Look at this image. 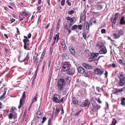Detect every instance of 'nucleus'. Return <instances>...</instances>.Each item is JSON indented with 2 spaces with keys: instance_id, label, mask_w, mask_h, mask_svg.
<instances>
[{
  "instance_id": "nucleus-30",
  "label": "nucleus",
  "mask_w": 125,
  "mask_h": 125,
  "mask_svg": "<svg viewBox=\"0 0 125 125\" xmlns=\"http://www.w3.org/2000/svg\"><path fill=\"white\" fill-rule=\"evenodd\" d=\"M78 27V25H74L71 28V30L72 31L76 29Z\"/></svg>"
},
{
  "instance_id": "nucleus-26",
  "label": "nucleus",
  "mask_w": 125,
  "mask_h": 125,
  "mask_svg": "<svg viewBox=\"0 0 125 125\" xmlns=\"http://www.w3.org/2000/svg\"><path fill=\"white\" fill-rule=\"evenodd\" d=\"M117 20L116 18H112L111 19V21L112 22V27H114V25L116 21V20Z\"/></svg>"
},
{
  "instance_id": "nucleus-13",
  "label": "nucleus",
  "mask_w": 125,
  "mask_h": 125,
  "mask_svg": "<svg viewBox=\"0 0 125 125\" xmlns=\"http://www.w3.org/2000/svg\"><path fill=\"white\" fill-rule=\"evenodd\" d=\"M74 17H73V18H72L69 16H68L66 18L67 21H70L68 25V27L69 28H70L74 23V20L73 19Z\"/></svg>"
},
{
  "instance_id": "nucleus-62",
  "label": "nucleus",
  "mask_w": 125,
  "mask_h": 125,
  "mask_svg": "<svg viewBox=\"0 0 125 125\" xmlns=\"http://www.w3.org/2000/svg\"><path fill=\"white\" fill-rule=\"evenodd\" d=\"M63 100V98H62L60 100H59L58 102V103H60L61 102H62Z\"/></svg>"
},
{
  "instance_id": "nucleus-32",
  "label": "nucleus",
  "mask_w": 125,
  "mask_h": 125,
  "mask_svg": "<svg viewBox=\"0 0 125 125\" xmlns=\"http://www.w3.org/2000/svg\"><path fill=\"white\" fill-rule=\"evenodd\" d=\"M38 62V58L35 57L33 61V63L37 64Z\"/></svg>"
},
{
  "instance_id": "nucleus-49",
  "label": "nucleus",
  "mask_w": 125,
  "mask_h": 125,
  "mask_svg": "<svg viewBox=\"0 0 125 125\" xmlns=\"http://www.w3.org/2000/svg\"><path fill=\"white\" fill-rule=\"evenodd\" d=\"M111 66L113 68H115L117 67V64L115 63H113L111 64Z\"/></svg>"
},
{
  "instance_id": "nucleus-48",
  "label": "nucleus",
  "mask_w": 125,
  "mask_h": 125,
  "mask_svg": "<svg viewBox=\"0 0 125 125\" xmlns=\"http://www.w3.org/2000/svg\"><path fill=\"white\" fill-rule=\"evenodd\" d=\"M120 15V14L119 13H115V17L114 18H116V19H117L118 17H119V16Z\"/></svg>"
},
{
  "instance_id": "nucleus-7",
  "label": "nucleus",
  "mask_w": 125,
  "mask_h": 125,
  "mask_svg": "<svg viewBox=\"0 0 125 125\" xmlns=\"http://www.w3.org/2000/svg\"><path fill=\"white\" fill-rule=\"evenodd\" d=\"M60 75L61 77L62 78V79L64 80V81H65L68 83H69L71 81V78L66 73H62L60 74Z\"/></svg>"
},
{
  "instance_id": "nucleus-31",
  "label": "nucleus",
  "mask_w": 125,
  "mask_h": 125,
  "mask_svg": "<svg viewBox=\"0 0 125 125\" xmlns=\"http://www.w3.org/2000/svg\"><path fill=\"white\" fill-rule=\"evenodd\" d=\"M86 29L87 30L89 31L90 28V24L88 21H87L86 22Z\"/></svg>"
},
{
  "instance_id": "nucleus-14",
  "label": "nucleus",
  "mask_w": 125,
  "mask_h": 125,
  "mask_svg": "<svg viewBox=\"0 0 125 125\" xmlns=\"http://www.w3.org/2000/svg\"><path fill=\"white\" fill-rule=\"evenodd\" d=\"M8 117L10 119H12V118L14 119H16L17 117V114L15 112L10 113Z\"/></svg>"
},
{
  "instance_id": "nucleus-37",
  "label": "nucleus",
  "mask_w": 125,
  "mask_h": 125,
  "mask_svg": "<svg viewBox=\"0 0 125 125\" xmlns=\"http://www.w3.org/2000/svg\"><path fill=\"white\" fill-rule=\"evenodd\" d=\"M67 55L66 53L63 54L62 56V57L63 59H66L67 57Z\"/></svg>"
},
{
  "instance_id": "nucleus-36",
  "label": "nucleus",
  "mask_w": 125,
  "mask_h": 125,
  "mask_svg": "<svg viewBox=\"0 0 125 125\" xmlns=\"http://www.w3.org/2000/svg\"><path fill=\"white\" fill-rule=\"evenodd\" d=\"M25 18L24 16H21L20 14L19 15V20L20 21H21L24 19Z\"/></svg>"
},
{
  "instance_id": "nucleus-2",
  "label": "nucleus",
  "mask_w": 125,
  "mask_h": 125,
  "mask_svg": "<svg viewBox=\"0 0 125 125\" xmlns=\"http://www.w3.org/2000/svg\"><path fill=\"white\" fill-rule=\"evenodd\" d=\"M96 46L99 49H101L99 52L100 53L105 54L106 53L107 51L104 46V43L103 42L100 41L98 42Z\"/></svg>"
},
{
  "instance_id": "nucleus-64",
  "label": "nucleus",
  "mask_w": 125,
  "mask_h": 125,
  "mask_svg": "<svg viewBox=\"0 0 125 125\" xmlns=\"http://www.w3.org/2000/svg\"><path fill=\"white\" fill-rule=\"evenodd\" d=\"M84 76L85 77H88V75L87 73H85L84 74Z\"/></svg>"
},
{
  "instance_id": "nucleus-24",
  "label": "nucleus",
  "mask_w": 125,
  "mask_h": 125,
  "mask_svg": "<svg viewBox=\"0 0 125 125\" xmlns=\"http://www.w3.org/2000/svg\"><path fill=\"white\" fill-rule=\"evenodd\" d=\"M38 97V96L37 93L35 95L34 97L32 99L31 103L33 104L34 102H36L37 99Z\"/></svg>"
},
{
  "instance_id": "nucleus-28",
  "label": "nucleus",
  "mask_w": 125,
  "mask_h": 125,
  "mask_svg": "<svg viewBox=\"0 0 125 125\" xmlns=\"http://www.w3.org/2000/svg\"><path fill=\"white\" fill-rule=\"evenodd\" d=\"M20 15L21 16H25L26 17L27 15H28V13H27L26 12L24 11H23L20 14Z\"/></svg>"
},
{
  "instance_id": "nucleus-8",
  "label": "nucleus",
  "mask_w": 125,
  "mask_h": 125,
  "mask_svg": "<svg viewBox=\"0 0 125 125\" xmlns=\"http://www.w3.org/2000/svg\"><path fill=\"white\" fill-rule=\"evenodd\" d=\"M95 73L98 76L102 75L104 72V70L102 68H96L94 70Z\"/></svg>"
},
{
  "instance_id": "nucleus-29",
  "label": "nucleus",
  "mask_w": 125,
  "mask_h": 125,
  "mask_svg": "<svg viewBox=\"0 0 125 125\" xmlns=\"http://www.w3.org/2000/svg\"><path fill=\"white\" fill-rule=\"evenodd\" d=\"M45 53H46V51H45V49H44L43 50V51L42 53L41 56L40 58L43 59V58L44 57V55H45Z\"/></svg>"
},
{
  "instance_id": "nucleus-54",
  "label": "nucleus",
  "mask_w": 125,
  "mask_h": 125,
  "mask_svg": "<svg viewBox=\"0 0 125 125\" xmlns=\"http://www.w3.org/2000/svg\"><path fill=\"white\" fill-rule=\"evenodd\" d=\"M7 89V88H4V90L3 91V94H4L5 95L6 93V90Z\"/></svg>"
},
{
  "instance_id": "nucleus-61",
  "label": "nucleus",
  "mask_w": 125,
  "mask_h": 125,
  "mask_svg": "<svg viewBox=\"0 0 125 125\" xmlns=\"http://www.w3.org/2000/svg\"><path fill=\"white\" fill-rule=\"evenodd\" d=\"M15 21V20L14 19L10 18V21L11 23H12L14 22Z\"/></svg>"
},
{
  "instance_id": "nucleus-53",
  "label": "nucleus",
  "mask_w": 125,
  "mask_h": 125,
  "mask_svg": "<svg viewBox=\"0 0 125 125\" xmlns=\"http://www.w3.org/2000/svg\"><path fill=\"white\" fill-rule=\"evenodd\" d=\"M43 60V59L40 58L39 59V64L37 65V67H38L40 63H41Z\"/></svg>"
},
{
  "instance_id": "nucleus-25",
  "label": "nucleus",
  "mask_w": 125,
  "mask_h": 125,
  "mask_svg": "<svg viewBox=\"0 0 125 125\" xmlns=\"http://www.w3.org/2000/svg\"><path fill=\"white\" fill-rule=\"evenodd\" d=\"M120 23L121 24H125V17H122L120 20Z\"/></svg>"
},
{
  "instance_id": "nucleus-55",
  "label": "nucleus",
  "mask_w": 125,
  "mask_h": 125,
  "mask_svg": "<svg viewBox=\"0 0 125 125\" xmlns=\"http://www.w3.org/2000/svg\"><path fill=\"white\" fill-rule=\"evenodd\" d=\"M66 3L69 6H70L71 5V3L69 2V0H66Z\"/></svg>"
},
{
  "instance_id": "nucleus-47",
  "label": "nucleus",
  "mask_w": 125,
  "mask_h": 125,
  "mask_svg": "<svg viewBox=\"0 0 125 125\" xmlns=\"http://www.w3.org/2000/svg\"><path fill=\"white\" fill-rule=\"evenodd\" d=\"M82 25L81 24L79 25H78V30H81L82 29Z\"/></svg>"
},
{
  "instance_id": "nucleus-3",
  "label": "nucleus",
  "mask_w": 125,
  "mask_h": 125,
  "mask_svg": "<svg viewBox=\"0 0 125 125\" xmlns=\"http://www.w3.org/2000/svg\"><path fill=\"white\" fill-rule=\"evenodd\" d=\"M31 54L30 52H27L25 53L24 55V58L23 59L21 57L20 54H19L18 57V60L20 62H24L25 61H28L30 58V55Z\"/></svg>"
},
{
  "instance_id": "nucleus-22",
  "label": "nucleus",
  "mask_w": 125,
  "mask_h": 125,
  "mask_svg": "<svg viewBox=\"0 0 125 125\" xmlns=\"http://www.w3.org/2000/svg\"><path fill=\"white\" fill-rule=\"evenodd\" d=\"M99 53H93L91 54V57L95 60L96 59L97 57L99 55Z\"/></svg>"
},
{
  "instance_id": "nucleus-43",
  "label": "nucleus",
  "mask_w": 125,
  "mask_h": 125,
  "mask_svg": "<svg viewBox=\"0 0 125 125\" xmlns=\"http://www.w3.org/2000/svg\"><path fill=\"white\" fill-rule=\"evenodd\" d=\"M41 114V112L40 110L39 109L37 110V115H40Z\"/></svg>"
},
{
  "instance_id": "nucleus-34",
  "label": "nucleus",
  "mask_w": 125,
  "mask_h": 125,
  "mask_svg": "<svg viewBox=\"0 0 125 125\" xmlns=\"http://www.w3.org/2000/svg\"><path fill=\"white\" fill-rule=\"evenodd\" d=\"M118 62L119 63L124 66L125 65V63L123 62V61L121 59H119L118 60Z\"/></svg>"
},
{
  "instance_id": "nucleus-35",
  "label": "nucleus",
  "mask_w": 125,
  "mask_h": 125,
  "mask_svg": "<svg viewBox=\"0 0 125 125\" xmlns=\"http://www.w3.org/2000/svg\"><path fill=\"white\" fill-rule=\"evenodd\" d=\"M117 123V121L115 119H113L111 125H115Z\"/></svg>"
},
{
  "instance_id": "nucleus-4",
  "label": "nucleus",
  "mask_w": 125,
  "mask_h": 125,
  "mask_svg": "<svg viewBox=\"0 0 125 125\" xmlns=\"http://www.w3.org/2000/svg\"><path fill=\"white\" fill-rule=\"evenodd\" d=\"M65 82L64 80L62 78L58 80L57 82V88L58 91H61L65 84Z\"/></svg>"
},
{
  "instance_id": "nucleus-58",
  "label": "nucleus",
  "mask_w": 125,
  "mask_h": 125,
  "mask_svg": "<svg viewBox=\"0 0 125 125\" xmlns=\"http://www.w3.org/2000/svg\"><path fill=\"white\" fill-rule=\"evenodd\" d=\"M101 32L102 33H104L106 32V30L105 29H103L101 30Z\"/></svg>"
},
{
  "instance_id": "nucleus-20",
  "label": "nucleus",
  "mask_w": 125,
  "mask_h": 125,
  "mask_svg": "<svg viewBox=\"0 0 125 125\" xmlns=\"http://www.w3.org/2000/svg\"><path fill=\"white\" fill-rule=\"evenodd\" d=\"M69 49L71 53L73 55L75 54V51L73 48L72 46H70L69 47Z\"/></svg>"
},
{
  "instance_id": "nucleus-1",
  "label": "nucleus",
  "mask_w": 125,
  "mask_h": 125,
  "mask_svg": "<svg viewBox=\"0 0 125 125\" xmlns=\"http://www.w3.org/2000/svg\"><path fill=\"white\" fill-rule=\"evenodd\" d=\"M120 80L117 83L118 87L122 86L125 83V74L124 73L120 72L118 75Z\"/></svg>"
},
{
  "instance_id": "nucleus-6",
  "label": "nucleus",
  "mask_w": 125,
  "mask_h": 125,
  "mask_svg": "<svg viewBox=\"0 0 125 125\" xmlns=\"http://www.w3.org/2000/svg\"><path fill=\"white\" fill-rule=\"evenodd\" d=\"M23 37L24 38L23 40V42L24 43L23 47L26 50L29 47L30 44L29 40L28 39L27 36H24Z\"/></svg>"
},
{
  "instance_id": "nucleus-12",
  "label": "nucleus",
  "mask_w": 125,
  "mask_h": 125,
  "mask_svg": "<svg viewBox=\"0 0 125 125\" xmlns=\"http://www.w3.org/2000/svg\"><path fill=\"white\" fill-rule=\"evenodd\" d=\"M124 88V87H123V88L120 89L118 88L114 89L113 90V93L114 94H115L116 95L120 94L121 92L123 91Z\"/></svg>"
},
{
  "instance_id": "nucleus-46",
  "label": "nucleus",
  "mask_w": 125,
  "mask_h": 125,
  "mask_svg": "<svg viewBox=\"0 0 125 125\" xmlns=\"http://www.w3.org/2000/svg\"><path fill=\"white\" fill-rule=\"evenodd\" d=\"M74 11L73 10H71L69 11L68 12V14L70 15H72L73 13H74Z\"/></svg>"
},
{
  "instance_id": "nucleus-44",
  "label": "nucleus",
  "mask_w": 125,
  "mask_h": 125,
  "mask_svg": "<svg viewBox=\"0 0 125 125\" xmlns=\"http://www.w3.org/2000/svg\"><path fill=\"white\" fill-rule=\"evenodd\" d=\"M53 35V31H52V30H51L50 32V34L49 36V38L52 39V36Z\"/></svg>"
},
{
  "instance_id": "nucleus-21",
  "label": "nucleus",
  "mask_w": 125,
  "mask_h": 125,
  "mask_svg": "<svg viewBox=\"0 0 125 125\" xmlns=\"http://www.w3.org/2000/svg\"><path fill=\"white\" fill-rule=\"evenodd\" d=\"M72 101L73 104L75 105H78V100L76 97H73L72 98Z\"/></svg>"
},
{
  "instance_id": "nucleus-50",
  "label": "nucleus",
  "mask_w": 125,
  "mask_h": 125,
  "mask_svg": "<svg viewBox=\"0 0 125 125\" xmlns=\"http://www.w3.org/2000/svg\"><path fill=\"white\" fill-rule=\"evenodd\" d=\"M96 89L97 90L98 92H100V91L101 90V88L98 86H97L96 87Z\"/></svg>"
},
{
  "instance_id": "nucleus-56",
  "label": "nucleus",
  "mask_w": 125,
  "mask_h": 125,
  "mask_svg": "<svg viewBox=\"0 0 125 125\" xmlns=\"http://www.w3.org/2000/svg\"><path fill=\"white\" fill-rule=\"evenodd\" d=\"M52 38H49L48 39V42L47 43V44H50V42L51 41V40Z\"/></svg>"
},
{
  "instance_id": "nucleus-19",
  "label": "nucleus",
  "mask_w": 125,
  "mask_h": 125,
  "mask_svg": "<svg viewBox=\"0 0 125 125\" xmlns=\"http://www.w3.org/2000/svg\"><path fill=\"white\" fill-rule=\"evenodd\" d=\"M89 101L88 100H86L82 104L81 106L82 107H85L87 106H89Z\"/></svg>"
},
{
  "instance_id": "nucleus-38",
  "label": "nucleus",
  "mask_w": 125,
  "mask_h": 125,
  "mask_svg": "<svg viewBox=\"0 0 125 125\" xmlns=\"http://www.w3.org/2000/svg\"><path fill=\"white\" fill-rule=\"evenodd\" d=\"M46 64V62L45 61H44L42 63V70H43L44 69V68L45 66V65Z\"/></svg>"
},
{
  "instance_id": "nucleus-27",
  "label": "nucleus",
  "mask_w": 125,
  "mask_h": 125,
  "mask_svg": "<svg viewBox=\"0 0 125 125\" xmlns=\"http://www.w3.org/2000/svg\"><path fill=\"white\" fill-rule=\"evenodd\" d=\"M92 22H93L94 24H96V20L94 18H92L90 20V23L91 25H92Z\"/></svg>"
},
{
  "instance_id": "nucleus-17",
  "label": "nucleus",
  "mask_w": 125,
  "mask_h": 125,
  "mask_svg": "<svg viewBox=\"0 0 125 125\" xmlns=\"http://www.w3.org/2000/svg\"><path fill=\"white\" fill-rule=\"evenodd\" d=\"M104 3L103 2H98L97 5V9L99 10L102 9L104 6Z\"/></svg>"
},
{
  "instance_id": "nucleus-42",
  "label": "nucleus",
  "mask_w": 125,
  "mask_h": 125,
  "mask_svg": "<svg viewBox=\"0 0 125 125\" xmlns=\"http://www.w3.org/2000/svg\"><path fill=\"white\" fill-rule=\"evenodd\" d=\"M15 109V108L14 107H12L10 109V112L11 113H13V112H14V110Z\"/></svg>"
},
{
  "instance_id": "nucleus-39",
  "label": "nucleus",
  "mask_w": 125,
  "mask_h": 125,
  "mask_svg": "<svg viewBox=\"0 0 125 125\" xmlns=\"http://www.w3.org/2000/svg\"><path fill=\"white\" fill-rule=\"evenodd\" d=\"M65 0H62L61 1V5L62 6H64L65 3Z\"/></svg>"
},
{
  "instance_id": "nucleus-45",
  "label": "nucleus",
  "mask_w": 125,
  "mask_h": 125,
  "mask_svg": "<svg viewBox=\"0 0 125 125\" xmlns=\"http://www.w3.org/2000/svg\"><path fill=\"white\" fill-rule=\"evenodd\" d=\"M46 118L45 117H43L42 118V123H43L46 120Z\"/></svg>"
},
{
  "instance_id": "nucleus-10",
  "label": "nucleus",
  "mask_w": 125,
  "mask_h": 125,
  "mask_svg": "<svg viewBox=\"0 0 125 125\" xmlns=\"http://www.w3.org/2000/svg\"><path fill=\"white\" fill-rule=\"evenodd\" d=\"M63 66L61 68V70L63 71H66L70 68L68 62H65L63 63Z\"/></svg>"
},
{
  "instance_id": "nucleus-60",
  "label": "nucleus",
  "mask_w": 125,
  "mask_h": 125,
  "mask_svg": "<svg viewBox=\"0 0 125 125\" xmlns=\"http://www.w3.org/2000/svg\"><path fill=\"white\" fill-rule=\"evenodd\" d=\"M81 112V110H80L79 111L77 112L74 114V115L75 116H78V115Z\"/></svg>"
},
{
  "instance_id": "nucleus-52",
  "label": "nucleus",
  "mask_w": 125,
  "mask_h": 125,
  "mask_svg": "<svg viewBox=\"0 0 125 125\" xmlns=\"http://www.w3.org/2000/svg\"><path fill=\"white\" fill-rule=\"evenodd\" d=\"M59 111H60L59 109L56 108L55 109V113L56 114H57L59 112Z\"/></svg>"
},
{
  "instance_id": "nucleus-40",
  "label": "nucleus",
  "mask_w": 125,
  "mask_h": 125,
  "mask_svg": "<svg viewBox=\"0 0 125 125\" xmlns=\"http://www.w3.org/2000/svg\"><path fill=\"white\" fill-rule=\"evenodd\" d=\"M62 46L63 50H65L66 49V47L64 42H63V44L62 45Z\"/></svg>"
},
{
  "instance_id": "nucleus-16",
  "label": "nucleus",
  "mask_w": 125,
  "mask_h": 125,
  "mask_svg": "<svg viewBox=\"0 0 125 125\" xmlns=\"http://www.w3.org/2000/svg\"><path fill=\"white\" fill-rule=\"evenodd\" d=\"M66 71V73L67 74L70 75H72L74 73L75 70L74 69H70L69 68V69L67 70Z\"/></svg>"
},
{
  "instance_id": "nucleus-23",
  "label": "nucleus",
  "mask_w": 125,
  "mask_h": 125,
  "mask_svg": "<svg viewBox=\"0 0 125 125\" xmlns=\"http://www.w3.org/2000/svg\"><path fill=\"white\" fill-rule=\"evenodd\" d=\"M78 72L81 74H83L84 73V69L82 67H79L78 69Z\"/></svg>"
},
{
  "instance_id": "nucleus-57",
  "label": "nucleus",
  "mask_w": 125,
  "mask_h": 125,
  "mask_svg": "<svg viewBox=\"0 0 125 125\" xmlns=\"http://www.w3.org/2000/svg\"><path fill=\"white\" fill-rule=\"evenodd\" d=\"M94 60H95L93 59L91 57L89 59V62H92Z\"/></svg>"
},
{
  "instance_id": "nucleus-51",
  "label": "nucleus",
  "mask_w": 125,
  "mask_h": 125,
  "mask_svg": "<svg viewBox=\"0 0 125 125\" xmlns=\"http://www.w3.org/2000/svg\"><path fill=\"white\" fill-rule=\"evenodd\" d=\"M5 95L3 94L2 95L0 96V100H2L5 98Z\"/></svg>"
},
{
  "instance_id": "nucleus-11",
  "label": "nucleus",
  "mask_w": 125,
  "mask_h": 125,
  "mask_svg": "<svg viewBox=\"0 0 125 125\" xmlns=\"http://www.w3.org/2000/svg\"><path fill=\"white\" fill-rule=\"evenodd\" d=\"M61 97L59 95L55 94L52 98V101L55 103L58 104L59 100L60 99Z\"/></svg>"
},
{
  "instance_id": "nucleus-41",
  "label": "nucleus",
  "mask_w": 125,
  "mask_h": 125,
  "mask_svg": "<svg viewBox=\"0 0 125 125\" xmlns=\"http://www.w3.org/2000/svg\"><path fill=\"white\" fill-rule=\"evenodd\" d=\"M51 119H49L48 120V124L47 125H52V124L51 122Z\"/></svg>"
},
{
  "instance_id": "nucleus-63",
  "label": "nucleus",
  "mask_w": 125,
  "mask_h": 125,
  "mask_svg": "<svg viewBox=\"0 0 125 125\" xmlns=\"http://www.w3.org/2000/svg\"><path fill=\"white\" fill-rule=\"evenodd\" d=\"M105 25L106 24L105 23H104V24H103L102 25H101L100 27V28H104L105 26Z\"/></svg>"
},
{
  "instance_id": "nucleus-18",
  "label": "nucleus",
  "mask_w": 125,
  "mask_h": 125,
  "mask_svg": "<svg viewBox=\"0 0 125 125\" xmlns=\"http://www.w3.org/2000/svg\"><path fill=\"white\" fill-rule=\"evenodd\" d=\"M82 65L86 69H92L93 68L92 66L88 64L83 63L82 64Z\"/></svg>"
},
{
  "instance_id": "nucleus-15",
  "label": "nucleus",
  "mask_w": 125,
  "mask_h": 125,
  "mask_svg": "<svg viewBox=\"0 0 125 125\" xmlns=\"http://www.w3.org/2000/svg\"><path fill=\"white\" fill-rule=\"evenodd\" d=\"M124 33L123 30H120L119 31L118 34H117L116 33H115L114 34L113 36L115 38H117L123 35Z\"/></svg>"
},
{
  "instance_id": "nucleus-5",
  "label": "nucleus",
  "mask_w": 125,
  "mask_h": 125,
  "mask_svg": "<svg viewBox=\"0 0 125 125\" xmlns=\"http://www.w3.org/2000/svg\"><path fill=\"white\" fill-rule=\"evenodd\" d=\"M91 103L92 105L91 111L93 112L97 111L100 108V106L99 105L95 100H93Z\"/></svg>"
},
{
  "instance_id": "nucleus-9",
  "label": "nucleus",
  "mask_w": 125,
  "mask_h": 125,
  "mask_svg": "<svg viewBox=\"0 0 125 125\" xmlns=\"http://www.w3.org/2000/svg\"><path fill=\"white\" fill-rule=\"evenodd\" d=\"M25 92L24 91L21 97V98L20 101V105L18 106V108L20 109L21 107L24 104V99L25 98Z\"/></svg>"
},
{
  "instance_id": "nucleus-59",
  "label": "nucleus",
  "mask_w": 125,
  "mask_h": 125,
  "mask_svg": "<svg viewBox=\"0 0 125 125\" xmlns=\"http://www.w3.org/2000/svg\"><path fill=\"white\" fill-rule=\"evenodd\" d=\"M95 100L96 101L98 100V99L96 97H93L91 99L92 102V100Z\"/></svg>"
},
{
  "instance_id": "nucleus-33",
  "label": "nucleus",
  "mask_w": 125,
  "mask_h": 125,
  "mask_svg": "<svg viewBox=\"0 0 125 125\" xmlns=\"http://www.w3.org/2000/svg\"><path fill=\"white\" fill-rule=\"evenodd\" d=\"M61 19H59L58 20V23H57V27H56L57 29H59V25H60V22H61Z\"/></svg>"
}]
</instances>
